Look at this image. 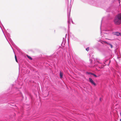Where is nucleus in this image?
Segmentation results:
<instances>
[{"label": "nucleus", "instance_id": "1", "mask_svg": "<svg viewBox=\"0 0 121 121\" xmlns=\"http://www.w3.org/2000/svg\"><path fill=\"white\" fill-rule=\"evenodd\" d=\"M114 22L116 24H119L121 23V13L116 16L114 20Z\"/></svg>", "mask_w": 121, "mask_h": 121}, {"label": "nucleus", "instance_id": "2", "mask_svg": "<svg viewBox=\"0 0 121 121\" xmlns=\"http://www.w3.org/2000/svg\"><path fill=\"white\" fill-rule=\"evenodd\" d=\"M70 11H69V13H68V19H69V21H68V23H69V22H70L71 21H72V23H73V21H72V20L71 19H70Z\"/></svg>", "mask_w": 121, "mask_h": 121}, {"label": "nucleus", "instance_id": "3", "mask_svg": "<svg viewBox=\"0 0 121 121\" xmlns=\"http://www.w3.org/2000/svg\"><path fill=\"white\" fill-rule=\"evenodd\" d=\"M89 80L90 82L92 84H93L95 86L96 85L95 83L94 82L91 78H89Z\"/></svg>", "mask_w": 121, "mask_h": 121}, {"label": "nucleus", "instance_id": "4", "mask_svg": "<svg viewBox=\"0 0 121 121\" xmlns=\"http://www.w3.org/2000/svg\"><path fill=\"white\" fill-rule=\"evenodd\" d=\"M63 74L61 72H60V78H62L63 77Z\"/></svg>", "mask_w": 121, "mask_h": 121}, {"label": "nucleus", "instance_id": "5", "mask_svg": "<svg viewBox=\"0 0 121 121\" xmlns=\"http://www.w3.org/2000/svg\"><path fill=\"white\" fill-rule=\"evenodd\" d=\"M119 33L118 32H115L114 33V34L117 36H119Z\"/></svg>", "mask_w": 121, "mask_h": 121}, {"label": "nucleus", "instance_id": "6", "mask_svg": "<svg viewBox=\"0 0 121 121\" xmlns=\"http://www.w3.org/2000/svg\"><path fill=\"white\" fill-rule=\"evenodd\" d=\"M108 44L111 47V48H112V46L111 44L108 43Z\"/></svg>", "mask_w": 121, "mask_h": 121}, {"label": "nucleus", "instance_id": "7", "mask_svg": "<svg viewBox=\"0 0 121 121\" xmlns=\"http://www.w3.org/2000/svg\"><path fill=\"white\" fill-rule=\"evenodd\" d=\"M27 57L28 58H29V59H30V60H32V58L30 56H27Z\"/></svg>", "mask_w": 121, "mask_h": 121}, {"label": "nucleus", "instance_id": "8", "mask_svg": "<svg viewBox=\"0 0 121 121\" xmlns=\"http://www.w3.org/2000/svg\"><path fill=\"white\" fill-rule=\"evenodd\" d=\"M15 60H16V61L17 62V57H16V56L15 55Z\"/></svg>", "mask_w": 121, "mask_h": 121}, {"label": "nucleus", "instance_id": "9", "mask_svg": "<svg viewBox=\"0 0 121 121\" xmlns=\"http://www.w3.org/2000/svg\"><path fill=\"white\" fill-rule=\"evenodd\" d=\"M89 48L88 47L86 49V50L87 51H88L89 50Z\"/></svg>", "mask_w": 121, "mask_h": 121}, {"label": "nucleus", "instance_id": "10", "mask_svg": "<svg viewBox=\"0 0 121 121\" xmlns=\"http://www.w3.org/2000/svg\"><path fill=\"white\" fill-rule=\"evenodd\" d=\"M91 74L93 75L95 77H97V76L94 74H93L92 73V74Z\"/></svg>", "mask_w": 121, "mask_h": 121}, {"label": "nucleus", "instance_id": "11", "mask_svg": "<svg viewBox=\"0 0 121 121\" xmlns=\"http://www.w3.org/2000/svg\"><path fill=\"white\" fill-rule=\"evenodd\" d=\"M104 66H102L101 67H99V68H100V69H101V68H103V67H104Z\"/></svg>", "mask_w": 121, "mask_h": 121}, {"label": "nucleus", "instance_id": "12", "mask_svg": "<svg viewBox=\"0 0 121 121\" xmlns=\"http://www.w3.org/2000/svg\"><path fill=\"white\" fill-rule=\"evenodd\" d=\"M88 73V74H92V73Z\"/></svg>", "mask_w": 121, "mask_h": 121}, {"label": "nucleus", "instance_id": "13", "mask_svg": "<svg viewBox=\"0 0 121 121\" xmlns=\"http://www.w3.org/2000/svg\"><path fill=\"white\" fill-rule=\"evenodd\" d=\"M120 34H119V35H121V33H119Z\"/></svg>", "mask_w": 121, "mask_h": 121}, {"label": "nucleus", "instance_id": "14", "mask_svg": "<svg viewBox=\"0 0 121 121\" xmlns=\"http://www.w3.org/2000/svg\"><path fill=\"white\" fill-rule=\"evenodd\" d=\"M119 0V3H120V0Z\"/></svg>", "mask_w": 121, "mask_h": 121}]
</instances>
